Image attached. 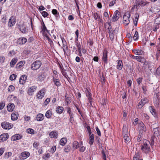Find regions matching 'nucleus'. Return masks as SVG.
Segmentation results:
<instances>
[{"label": "nucleus", "instance_id": "603ef678", "mask_svg": "<svg viewBox=\"0 0 160 160\" xmlns=\"http://www.w3.org/2000/svg\"><path fill=\"white\" fill-rule=\"evenodd\" d=\"M17 77V75L15 74H12L9 77L10 79L12 81L15 79Z\"/></svg>", "mask_w": 160, "mask_h": 160}, {"label": "nucleus", "instance_id": "864d4df0", "mask_svg": "<svg viewBox=\"0 0 160 160\" xmlns=\"http://www.w3.org/2000/svg\"><path fill=\"white\" fill-rule=\"evenodd\" d=\"M16 54L15 51L14 50H13L9 52L8 54V55L10 56H12Z\"/></svg>", "mask_w": 160, "mask_h": 160}, {"label": "nucleus", "instance_id": "69168bd1", "mask_svg": "<svg viewBox=\"0 0 160 160\" xmlns=\"http://www.w3.org/2000/svg\"><path fill=\"white\" fill-rule=\"evenodd\" d=\"M96 140L98 145L100 146V138H99V137L96 136Z\"/></svg>", "mask_w": 160, "mask_h": 160}, {"label": "nucleus", "instance_id": "6ab92c4d", "mask_svg": "<svg viewBox=\"0 0 160 160\" xmlns=\"http://www.w3.org/2000/svg\"><path fill=\"white\" fill-rule=\"evenodd\" d=\"M22 137V136L21 135L19 134H17L12 136L11 139L12 141H15L20 139Z\"/></svg>", "mask_w": 160, "mask_h": 160}, {"label": "nucleus", "instance_id": "c03bdc74", "mask_svg": "<svg viewBox=\"0 0 160 160\" xmlns=\"http://www.w3.org/2000/svg\"><path fill=\"white\" fill-rule=\"evenodd\" d=\"M71 149V147L69 145H67L65 147L64 151L65 152H68L70 151Z\"/></svg>", "mask_w": 160, "mask_h": 160}, {"label": "nucleus", "instance_id": "c85d7f7f", "mask_svg": "<svg viewBox=\"0 0 160 160\" xmlns=\"http://www.w3.org/2000/svg\"><path fill=\"white\" fill-rule=\"evenodd\" d=\"M64 110V108L62 107L58 106L56 108V112L59 114H61Z\"/></svg>", "mask_w": 160, "mask_h": 160}, {"label": "nucleus", "instance_id": "58836bf2", "mask_svg": "<svg viewBox=\"0 0 160 160\" xmlns=\"http://www.w3.org/2000/svg\"><path fill=\"white\" fill-rule=\"evenodd\" d=\"M149 108L150 112L152 115H155L156 114V110L152 106H149Z\"/></svg>", "mask_w": 160, "mask_h": 160}, {"label": "nucleus", "instance_id": "052dcab7", "mask_svg": "<svg viewBox=\"0 0 160 160\" xmlns=\"http://www.w3.org/2000/svg\"><path fill=\"white\" fill-rule=\"evenodd\" d=\"M66 70L65 71V69H62V70H61V71L63 75V76L65 77V78H67V77L68 76V75L67 74V73L66 72Z\"/></svg>", "mask_w": 160, "mask_h": 160}, {"label": "nucleus", "instance_id": "5fc2aeb1", "mask_svg": "<svg viewBox=\"0 0 160 160\" xmlns=\"http://www.w3.org/2000/svg\"><path fill=\"white\" fill-rule=\"evenodd\" d=\"M107 24L109 26L108 28V32H111L112 31V27L110 23L109 22H106L105 24V25H106Z\"/></svg>", "mask_w": 160, "mask_h": 160}, {"label": "nucleus", "instance_id": "a211bd4d", "mask_svg": "<svg viewBox=\"0 0 160 160\" xmlns=\"http://www.w3.org/2000/svg\"><path fill=\"white\" fill-rule=\"evenodd\" d=\"M49 136L51 138H57L58 137V132L56 131H53L49 133Z\"/></svg>", "mask_w": 160, "mask_h": 160}, {"label": "nucleus", "instance_id": "3c124183", "mask_svg": "<svg viewBox=\"0 0 160 160\" xmlns=\"http://www.w3.org/2000/svg\"><path fill=\"white\" fill-rule=\"evenodd\" d=\"M42 74L40 73L38 75V80L39 81H42L44 80L43 77H42Z\"/></svg>", "mask_w": 160, "mask_h": 160}, {"label": "nucleus", "instance_id": "a18cd8bd", "mask_svg": "<svg viewBox=\"0 0 160 160\" xmlns=\"http://www.w3.org/2000/svg\"><path fill=\"white\" fill-rule=\"evenodd\" d=\"M15 87L12 85H10L8 88V91L10 92H12L15 90Z\"/></svg>", "mask_w": 160, "mask_h": 160}, {"label": "nucleus", "instance_id": "72a5a7b5", "mask_svg": "<svg viewBox=\"0 0 160 160\" xmlns=\"http://www.w3.org/2000/svg\"><path fill=\"white\" fill-rule=\"evenodd\" d=\"M93 16L95 20H96L98 19V21L101 20V17L100 15L98 14L97 13H94L93 14Z\"/></svg>", "mask_w": 160, "mask_h": 160}, {"label": "nucleus", "instance_id": "f704fd0d", "mask_svg": "<svg viewBox=\"0 0 160 160\" xmlns=\"http://www.w3.org/2000/svg\"><path fill=\"white\" fill-rule=\"evenodd\" d=\"M17 113L16 112L13 113L11 115V118L12 120L15 121L18 118V116L17 115Z\"/></svg>", "mask_w": 160, "mask_h": 160}, {"label": "nucleus", "instance_id": "09e8293b", "mask_svg": "<svg viewBox=\"0 0 160 160\" xmlns=\"http://www.w3.org/2000/svg\"><path fill=\"white\" fill-rule=\"evenodd\" d=\"M123 138L124 139V141L126 143H127L130 140V138L127 135H123Z\"/></svg>", "mask_w": 160, "mask_h": 160}, {"label": "nucleus", "instance_id": "13d9d810", "mask_svg": "<svg viewBox=\"0 0 160 160\" xmlns=\"http://www.w3.org/2000/svg\"><path fill=\"white\" fill-rule=\"evenodd\" d=\"M68 109L67 112L69 114V117L73 116V113L72 112L71 109L69 108H68Z\"/></svg>", "mask_w": 160, "mask_h": 160}, {"label": "nucleus", "instance_id": "a878e982", "mask_svg": "<svg viewBox=\"0 0 160 160\" xmlns=\"http://www.w3.org/2000/svg\"><path fill=\"white\" fill-rule=\"evenodd\" d=\"M149 3V2H147L146 0H141L139 2H138V5H139L143 7L147 5Z\"/></svg>", "mask_w": 160, "mask_h": 160}, {"label": "nucleus", "instance_id": "20e7f679", "mask_svg": "<svg viewBox=\"0 0 160 160\" xmlns=\"http://www.w3.org/2000/svg\"><path fill=\"white\" fill-rule=\"evenodd\" d=\"M130 16V13L128 12H126L124 15L123 18V22L125 25H127L129 23Z\"/></svg>", "mask_w": 160, "mask_h": 160}, {"label": "nucleus", "instance_id": "0eeeda50", "mask_svg": "<svg viewBox=\"0 0 160 160\" xmlns=\"http://www.w3.org/2000/svg\"><path fill=\"white\" fill-rule=\"evenodd\" d=\"M45 89L44 88L42 89L39 91L37 95V98L38 99H42L43 97L45 94Z\"/></svg>", "mask_w": 160, "mask_h": 160}, {"label": "nucleus", "instance_id": "c756f323", "mask_svg": "<svg viewBox=\"0 0 160 160\" xmlns=\"http://www.w3.org/2000/svg\"><path fill=\"white\" fill-rule=\"evenodd\" d=\"M67 142V139L65 138H62L59 142L60 144L62 146H64Z\"/></svg>", "mask_w": 160, "mask_h": 160}, {"label": "nucleus", "instance_id": "a19ab883", "mask_svg": "<svg viewBox=\"0 0 160 160\" xmlns=\"http://www.w3.org/2000/svg\"><path fill=\"white\" fill-rule=\"evenodd\" d=\"M118 31V28H115V29L113 31H112L111 32H108L109 33V35H112L114 36V34L116 33H117Z\"/></svg>", "mask_w": 160, "mask_h": 160}, {"label": "nucleus", "instance_id": "0e129e2a", "mask_svg": "<svg viewBox=\"0 0 160 160\" xmlns=\"http://www.w3.org/2000/svg\"><path fill=\"white\" fill-rule=\"evenodd\" d=\"M142 78H138L137 79V81L138 84L139 85H140V83L142 82Z\"/></svg>", "mask_w": 160, "mask_h": 160}, {"label": "nucleus", "instance_id": "aec40b11", "mask_svg": "<svg viewBox=\"0 0 160 160\" xmlns=\"http://www.w3.org/2000/svg\"><path fill=\"white\" fill-rule=\"evenodd\" d=\"M27 79V76L26 75H23L19 79V83L20 84H23L25 82Z\"/></svg>", "mask_w": 160, "mask_h": 160}, {"label": "nucleus", "instance_id": "1a4fd4ad", "mask_svg": "<svg viewBox=\"0 0 160 160\" xmlns=\"http://www.w3.org/2000/svg\"><path fill=\"white\" fill-rule=\"evenodd\" d=\"M30 155V154L29 152H24L21 153L20 158L21 159L24 160L27 158Z\"/></svg>", "mask_w": 160, "mask_h": 160}, {"label": "nucleus", "instance_id": "7ed1b4c3", "mask_svg": "<svg viewBox=\"0 0 160 160\" xmlns=\"http://www.w3.org/2000/svg\"><path fill=\"white\" fill-rule=\"evenodd\" d=\"M41 65L42 62L40 61L37 60L32 64L31 69L33 70H37L40 67Z\"/></svg>", "mask_w": 160, "mask_h": 160}, {"label": "nucleus", "instance_id": "473e14b6", "mask_svg": "<svg viewBox=\"0 0 160 160\" xmlns=\"http://www.w3.org/2000/svg\"><path fill=\"white\" fill-rule=\"evenodd\" d=\"M52 116V111L51 110H48L45 113V117L48 118H50Z\"/></svg>", "mask_w": 160, "mask_h": 160}, {"label": "nucleus", "instance_id": "4be33fe9", "mask_svg": "<svg viewBox=\"0 0 160 160\" xmlns=\"http://www.w3.org/2000/svg\"><path fill=\"white\" fill-rule=\"evenodd\" d=\"M123 67V63L122 60H119L117 63V65L116 66L117 68L119 70H121Z\"/></svg>", "mask_w": 160, "mask_h": 160}, {"label": "nucleus", "instance_id": "f8f14e48", "mask_svg": "<svg viewBox=\"0 0 160 160\" xmlns=\"http://www.w3.org/2000/svg\"><path fill=\"white\" fill-rule=\"evenodd\" d=\"M85 92L86 93V96L88 97V98L89 100V102L90 105L91 106H92V98L91 97V95H92L91 93L89 91V90L88 89H87L86 90Z\"/></svg>", "mask_w": 160, "mask_h": 160}, {"label": "nucleus", "instance_id": "f257e3e1", "mask_svg": "<svg viewBox=\"0 0 160 160\" xmlns=\"http://www.w3.org/2000/svg\"><path fill=\"white\" fill-rule=\"evenodd\" d=\"M150 142L146 139H143L141 143V150L145 153H148L150 151Z\"/></svg>", "mask_w": 160, "mask_h": 160}, {"label": "nucleus", "instance_id": "bb28decb", "mask_svg": "<svg viewBox=\"0 0 160 160\" xmlns=\"http://www.w3.org/2000/svg\"><path fill=\"white\" fill-rule=\"evenodd\" d=\"M94 138V135L93 134L91 135L89 137V143L90 145L93 144Z\"/></svg>", "mask_w": 160, "mask_h": 160}, {"label": "nucleus", "instance_id": "4c0bfd02", "mask_svg": "<svg viewBox=\"0 0 160 160\" xmlns=\"http://www.w3.org/2000/svg\"><path fill=\"white\" fill-rule=\"evenodd\" d=\"M17 62V59L16 58H13L10 62L11 67H12Z\"/></svg>", "mask_w": 160, "mask_h": 160}, {"label": "nucleus", "instance_id": "9b49d317", "mask_svg": "<svg viewBox=\"0 0 160 160\" xmlns=\"http://www.w3.org/2000/svg\"><path fill=\"white\" fill-rule=\"evenodd\" d=\"M152 132L154 137H158L160 135V128L159 127L153 129Z\"/></svg>", "mask_w": 160, "mask_h": 160}, {"label": "nucleus", "instance_id": "2eb2a0df", "mask_svg": "<svg viewBox=\"0 0 160 160\" xmlns=\"http://www.w3.org/2000/svg\"><path fill=\"white\" fill-rule=\"evenodd\" d=\"M27 39L24 37H22L19 38L17 41V43L19 44H25L27 41Z\"/></svg>", "mask_w": 160, "mask_h": 160}, {"label": "nucleus", "instance_id": "79ce46f5", "mask_svg": "<svg viewBox=\"0 0 160 160\" xmlns=\"http://www.w3.org/2000/svg\"><path fill=\"white\" fill-rule=\"evenodd\" d=\"M24 64L23 62L22 61H21L17 64L16 68H20L23 66Z\"/></svg>", "mask_w": 160, "mask_h": 160}, {"label": "nucleus", "instance_id": "393cba45", "mask_svg": "<svg viewBox=\"0 0 160 160\" xmlns=\"http://www.w3.org/2000/svg\"><path fill=\"white\" fill-rule=\"evenodd\" d=\"M52 13L55 15L56 19H58L59 18V14L58 11L56 9H53L52 12Z\"/></svg>", "mask_w": 160, "mask_h": 160}, {"label": "nucleus", "instance_id": "e2e57ef3", "mask_svg": "<svg viewBox=\"0 0 160 160\" xmlns=\"http://www.w3.org/2000/svg\"><path fill=\"white\" fill-rule=\"evenodd\" d=\"M157 51L156 56L157 57V59L158 60V57L160 56V50L158 48H157Z\"/></svg>", "mask_w": 160, "mask_h": 160}, {"label": "nucleus", "instance_id": "cd10ccee", "mask_svg": "<svg viewBox=\"0 0 160 160\" xmlns=\"http://www.w3.org/2000/svg\"><path fill=\"white\" fill-rule=\"evenodd\" d=\"M139 15L138 14H135L134 15V18H133V23L134 25H137V22L138 21Z\"/></svg>", "mask_w": 160, "mask_h": 160}, {"label": "nucleus", "instance_id": "ddd939ff", "mask_svg": "<svg viewBox=\"0 0 160 160\" xmlns=\"http://www.w3.org/2000/svg\"><path fill=\"white\" fill-rule=\"evenodd\" d=\"M16 21L14 18L13 17H11L9 21L8 22V26L10 27H11L14 26L15 23Z\"/></svg>", "mask_w": 160, "mask_h": 160}, {"label": "nucleus", "instance_id": "338daca9", "mask_svg": "<svg viewBox=\"0 0 160 160\" xmlns=\"http://www.w3.org/2000/svg\"><path fill=\"white\" fill-rule=\"evenodd\" d=\"M155 100H154V102L156 105H158L159 103V98H156Z\"/></svg>", "mask_w": 160, "mask_h": 160}, {"label": "nucleus", "instance_id": "8fccbe9b", "mask_svg": "<svg viewBox=\"0 0 160 160\" xmlns=\"http://www.w3.org/2000/svg\"><path fill=\"white\" fill-rule=\"evenodd\" d=\"M154 24L157 25L160 24V17H158L155 19L154 22Z\"/></svg>", "mask_w": 160, "mask_h": 160}, {"label": "nucleus", "instance_id": "bf43d9fd", "mask_svg": "<svg viewBox=\"0 0 160 160\" xmlns=\"http://www.w3.org/2000/svg\"><path fill=\"white\" fill-rule=\"evenodd\" d=\"M4 101H2L0 103V110L2 109L5 106Z\"/></svg>", "mask_w": 160, "mask_h": 160}, {"label": "nucleus", "instance_id": "e433bc0d", "mask_svg": "<svg viewBox=\"0 0 160 160\" xmlns=\"http://www.w3.org/2000/svg\"><path fill=\"white\" fill-rule=\"evenodd\" d=\"M42 32H47L48 33H49V31L48 30H47L46 27L43 22V23L42 24Z\"/></svg>", "mask_w": 160, "mask_h": 160}, {"label": "nucleus", "instance_id": "b1692460", "mask_svg": "<svg viewBox=\"0 0 160 160\" xmlns=\"http://www.w3.org/2000/svg\"><path fill=\"white\" fill-rule=\"evenodd\" d=\"M44 118V115L41 113L38 114L36 116V120L38 121H42Z\"/></svg>", "mask_w": 160, "mask_h": 160}, {"label": "nucleus", "instance_id": "680f3d73", "mask_svg": "<svg viewBox=\"0 0 160 160\" xmlns=\"http://www.w3.org/2000/svg\"><path fill=\"white\" fill-rule=\"evenodd\" d=\"M50 99L49 98H47L45 101L44 104L45 105H47L50 102Z\"/></svg>", "mask_w": 160, "mask_h": 160}, {"label": "nucleus", "instance_id": "6e6d98bb", "mask_svg": "<svg viewBox=\"0 0 160 160\" xmlns=\"http://www.w3.org/2000/svg\"><path fill=\"white\" fill-rule=\"evenodd\" d=\"M102 158L104 160H106L107 158H106V154H105V153L103 150H102Z\"/></svg>", "mask_w": 160, "mask_h": 160}, {"label": "nucleus", "instance_id": "de8ad7c7", "mask_svg": "<svg viewBox=\"0 0 160 160\" xmlns=\"http://www.w3.org/2000/svg\"><path fill=\"white\" fill-rule=\"evenodd\" d=\"M34 130L32 128H28L26 130L27 133L32 134H34Z\"/></svg>", "mask_w": 160, "mask_h": 160}, {"label": "nucleus", "instance_id": "ea45409f", "mask_svg": "<svg viewBox=\"0 0 160 160\" xmlns=\"http://www.w3.org/2000/svg\"><path fill=\"white\" fill-rule=\"evenodd\" d=\"M144 59V58L140 57L137 56L135 60H137L138 61L140 62L141 63H143L144 62L143 61Z\"/></svg>", "mask_w": 160, "mask_h": 160}, {"label": "nucleus", "instance_id": "39448f33", "mask_svg": "<svg viewBox=\"0 0 160 160\" xmlns=\"http://www.w3.org/2000/svg\"><path fill=\"white\" fill-rule=\"evenodd\" d=\"M1 126L3 128L10 129L12 128L13 125L8 122H4L1 123Z\"/></svg>", "mask_w": 160, "mask_h": 160}, {"label": "nucleus", "instance_id": "7c9ffc66", "mask_svg": "<svg viewBox=\"0 0 160 160\" xmlns=\"http://www.w3.org/2000/svg\"><path fill=\"white\" fill-rule=\"evenodd\" d=\"M37 87L35 86H33L31 87L28 91V93L29 94H32V93L33 92L36 90Z\"/></svg>", "mask_w": 160, "mask_h": 160}, {"label": "nucleus", "instance_id": "37998d69", "mask_svg": "<svg viewBox=\"0 0 160 160\" xmlns=\"http://www.w3.org/2000/svg\"><path fill=\"white\" fill-rule=\"evenodd\" d=\"M122 130L123 135L127 134L128 130V129L126 126H123Z\"/></svg>", "mask_w": 160, "mask_h": 160}, {"label": "nucleus", "instance_id": "4d7b16f0", "mask_svg": "<svg viewBox=\"0 0 160 160\" xmlns=\"http://www.w3.org/2000/svg\"><path fill=\"white\" fill-rule=\"evenodd\" d=\"M42 16L44 18L47 17L49 14L46 11H43L41 13Z\"/></svg>", "mask_w": 160, "mask_h": 160}, {"label": "nucleus", "instance_id": "dca6fc26", "mask_svg": "<svg viewBox=\"0 0 160 160\" xmlns=\"http://www.w3.org/2000/svg\"><path fill=\"white\" fill-rule=\"evenodd\" d=\"M133 52L138 55H142L144 53V51L141 49H134L132 50Z\"/></svg>", "mask_w": 160, "mask_h": 160}, {"label": "nucleus", "instance_id": "4468645a", "mask_svg": "<svg viewBox=\"0 0 160 160\" xmlns=\"http://www.w3.org/2000/svg\"><path fill=\"white\" fill-rule=\"evenodd\" d=\"M53 81L57 87H59L61 85V83L60 81L57 76L55 75L53 77Z\"/></svg>", "mask_w": 160, "mask_h": 160}, {"label": "nucleus", "instance_id": "6e6552de", "mask_svg": "<svg viewBox=\"0 0 160 160\" xmlns=\"http://www.w3.org/2000/svg\"><path fill=\"white\" fill-rule=\"evenodd\" d=\"M108 51L105 50H104L103 52L102 59L104 63L105 64L108 63Z\"/></svg>", "mask_w": 160, "mask_h": 160}, {"label": "nucleus", "instance_id": "f03ea898", "mask_svg": "<svg viewBox=\"0 0 160 160\" xmlns=\"http://www.w3.org/2000/svg\"><path fill=\"white\" fill-rule=\"evenodd\" d=\"M18 28L23 33H25L28 32V30L24 23L19 22L18 25Z\"/></svg>", "mask_w": 160, "mask_h": 160}, {"label": "nucleus", "instance_id": "412c9836", "mask_svg": "<svg viewBox=\"0 0 160 160\" xmlns=\"http://www.w3.org/2000/svg\"><path fill=\"white\" fill-rule=\"evenodd\" d=\"M15 108L14 104L12 103H10L7 106V110L9 112L12 111Z\"/></svg>", "mask_w": 160, "mask_h": 160}, {"label": "nucleus", "instance_id": "49530a36", "mask_svg": "<svg viewBox=\"0 0 160 160\" xmlns=\"http://www.w3.org/2000/svg\"><path fill=\"white\" fill-rule=\"evenodd\" d=\"M133 38L134 40L136 41L138 39V32L137 31H135L134 35L133 37Z\"/></svg>", "mask_w": 160, "mask_h": 160}, {"label": "nucleus", "instance_id": "774afa93", "mask_svg": "<svg viewBox=\"0 0 160 160\" xmlns=\"http://www.w3.org/2000/svg\"><path fill=\"white\" fill-rule=\"evenodd\" d=\"M39 144V142H34L33 143V146L34 148H37Z\"/></svg>", "mask_w": 160, "mask_h": 160}, {"label": "nucleus", "instance_id": "9d476101", "mask_svg": "<svg viewBox=\"0 0 160 160\" xmlns=\"http://www.w3.org/2000/svg\"><path fill=\"white\" fill-rule=\"evenodd\" d=\"M9 135L7 133H3L0 136V142L6 141L8 138Z\"/></svg>", "mask_w": 160, "mask_h": 160}, {"label": "nucleus", "instance_id": "2f4dec72", "mask_svg": "<svg viewBox=\"0 0 160 160\" xmlns=\"http://www.w3.org/2000/svg\"><path fill=\"white\" fill-rule=\"evenodd\" d=\"M80 146V145L78 142L75 141L73 142L72 144V148L73 149L75 150L78 148Z\"/></svg>", "mask_w": 160, "mask_h": 160}, {"label": "nucleus", "instance_id": "5701e85b", "mask_svg": "<svg viewBox=\"0 0 160 160\" xmlns=\"http://www.w3.org/2000/svg\"><path fill=\"white\" fill-rule=\"evenodd\" d=\"M138 127L140 128V131L145 132L146 129L144 124L142 122H140L138 123Z\"/></svg>", "mask_w": 160, "mask_h": 160}, {"label": "nucleus", "instance_id": "c9c22d12", "mask_svg": "<svg viewBox=\"0 0 160 160\" xmlns=\"http://www.w3.org/2000/svg\"><path fill=\"white\" fill-rule=\"evenodd\" d=\"M140 156V153L138 151L137 152H136V154L133 158V160H137L139 159Z\"/></svg>", "mask_w": 160, "mask_h": 160}, {"label": "nucleus", "instance_id": "423d86ee", "mask_svg": "<svg viewBox=\"0 0 160 160\" xmlns=\"http://www.w3.org/2000/svg\"><path fill=\"white\" fill-rule=\"evenodd\" d=\"M148 102V100L147 98H144L142 99L139 102L137 106V108L138 109H141L143 105L147 103Z\"/></svg>", "mask_w": 160, "mask_h": 160}, {"label": "nucleus", "instance_id": "f3484780", "mask_svg": "<svg viewBox=\"0 0 160 160\" xmlns=\"http://www.w3.org/2000/svg\"><path fill=\"white\" fill-rule=\"evenodd\" d=\"M119 12L118 10L116 11L114 13L113 16L112 18V21L114 22L117 21L119 18Z\"/></svg>", "mask_w": 160, "mask_h": 160}]
</instances>
